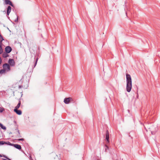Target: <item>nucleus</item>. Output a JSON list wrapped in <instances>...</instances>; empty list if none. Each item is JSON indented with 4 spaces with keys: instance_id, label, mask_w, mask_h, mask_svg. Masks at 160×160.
Returning <instances> with one entry per match:
<instances>
[{
    "instance_id": "obj_1",
    "label": "nucleus",
    "mask_w": 160,
    "mask_h": 160,
    "mask_svg": "<svg viewBox=\"0 0 160 160\" xmlns=\"http://www.w3.org/2000/svg\"><path fill=\"white\" fill-rule=\"evenodd\" d=\"M127 86L126 89L128 92H130L131 90L132 84V80L130 75L128 74H126Z\"/></svg>"
},
{
    "instance_id": "obj_2",
    "label": "nucleus",
    "mask_w": 160,
    "mask_h": 160,
    "mask_svg": "<svg viewBox=\"0 0 160 160\" xmlns=\"http://www.w3.org/2000/svg\"><path fill=\"white\" fill-rule=\"evenodd\" d=\"M3 68L7 72L10 70V67L8 64L6 63L3 64Z\"/></svg>"
},
{
    "instance_id": "obj_3",
    "label": "nucleus",
    "mask_w": 160,
    "mask_h": 160,
    "mask_svg": "<svg viewBox=\"0 0 160 160\" xmlns=\"http://www.w3.org/2000/svg\"><path fill=\"white\" fill-rule=\"evenodd\" d=\"M72 100V98H66L64 99V102L65 104H68Z\"/></svg>"
},
{
    "instance_id": "obj_4",
    "label": "nucleus",
    "mask_w": 160,
    "mask_h": 160,
    "mask_svg": "<svg viewBox=\"0 0 160 160\" xmlns=\"http://www.w3.org/2000/svg\"><path fill=\"white\" fill-rule=\"evenodd\" d=\"M5 50L6 52L7 53H10L11 51L12 50V48L10 46H7L5 48Z\"/></svg>"
},
{
    "instance_id": "obj_5",
    "label": "nucleus",
    "mask_w": 160,
    "mask_h": 160,
    "mask_svg": "<svg viewBox=\"0 0 160 160\" xmlns=\"http://www.w3.org/2000/svg\"><path fill=\"white\" fill-rule=\"evenodd\" d=\"M109 132L108 130H107L106 132V139L108 142H109Z\"/></svg>"
},
{
    "instance_id": "obj_6",
    "label": "nucleus",
    "mask_w": 160,
    "mask_h": 160,
    "mask_svg": "<svg viewBox=\"0 0 160 160\" xmlns=\"http://www.w3.org/2000/svg\"><path fill=\"white\" fill-rule=\"evenodd\" d=\"M8 63L12 66H14L15 64L14 61L13 59H9L8 61Z\"/></svg>"
},
{
    "instance_id": "obj_7",
    "label": "nucleus",
    "mask_w": 160,
    "mask_h": 160,
    "mask_svg": "<svg viewBox=\"0 0 160 160\" xmlns=\"http://www.w3.org/2000/svg\"><path fill=\"white\" fill-rule=\"evenodd\" d=\"M5 2L6 4H9L12 7L13 6L12 3L10 0H5Z\"/></svg>"
},
{
    "instance_id": "obj_8",
    "label": "nucleus",
    "mask_w": 160,
    "mask_h": 160,
    "mask_svg": "<svg viewBox=\"0 0 160 160\" xmlns=\"http://www.w3.org/2000/svg\"><path fill=\"white\" fill-rule=\"evenodd\" d=\"M12 146H13L14 147L18 150H20L21 149V147L19 145L17 144H12Z\"/></svg>"
},
{
    "instance_id": "obj_9",
    "label": "nucleus",
    "mask_w": 160,
    "mask_h": 160,
    "mask_svg": "<svg viewBox=\"0 0 160 160\" xmlns=\"http://www.w3.org/2000/svg\"><path fill=\"white\" fill-rule=\"evenodd\" d=\"M14 111L18 115H20L22 114V111L20 110H18V109H14Z\"/></svg>"
},
{
    "instance_id": "obj_10",
    "label": "nucleus",
    "mask_w": 160,
    "mask_h": 160,
    "mask_svg": "<svg viewBox=\"0 0 160 160\" xmlns=\"http://www.w3.org/2000/svg\"><path fill=\"white\" fill-rule=\"evenodd\" d=\"M11 10V8L10 6H8L7 8V15H8Z\"/></svg>"
},
{
    "instance_id": "obj_11",
    "label": "nucleus",
    "mask_w": 160,
    "mask_h": 160,
    "mask_svg": "<svg viewBox=\"0 0 160 160\" xmlns=\"http://www.w3.org/2000/svg\"><path fill=\"white\" fill-rule=\"evenodd\" d=\"M8 53L6 52H4L2 53V56L3 58H6L9 56V55L8 54Z\"/></svg>"
},
{
    "instance_id": "obj_12",
    "label": "nucleus",
    "mask_w": 160,
    "mask_h": 160,
    "mask_svg": "<svg viewBox=\"0 0 160 160\" xmlns=\"http://www.w3.org/2000/svg\"><path fill=\"white\" fill-rule=\"evenodd\" d=\"M21 105V101H20L18 105L15 107V109H18L20 107Z\"/></svg>"
},
{
    "instance_id": "obj_13",
    "label": "nucleus",
    "mask_w": 160,
    "mask_h": 160,
    "mask_svg": "<svg viewBox=\"0 0 160 160\" xmlns=\"http://www.w3.org/2000/svg\"><path fill=\"white\" fill-rule=\"evenodd\" d=\"M6 71L3 69H2L0 71V73L3 74L5 73Z\"/></svg>"
},
{
    "instance_id": "obj_14",
    "label": "nucleus",
    "mask_w": 160,
    "mask_h": 160,
    "mask_svg": "<svg viewBox=\"0 0 160 160\" xmlns=\"http://www.w3.org/2000/svg\"><path fill=\"white\" fill-rule=\"evenodd\" d=\"M0 127L3 130H5L6 129V127L4 126L2 124H1V126Z\"/></svg>"
},
{
    "instance_id": "obj_15",
    "label": "nucleus",
    "mask_w": 160,
    "mask_h": 160,
    "mask_svg": "<svg viewBox=\"0 0 160 160\" xmlns=\"http://www.w3.org/2000/svg\"><path fill=\"white\" fill-rule=\"evenodd\" d=\"M18 132V135H17V137L18 138H20L21 137V136L20 135V132L19 130L17 129Z\"/></svg>"
},
{
    "instance_id": "obj_16",
    "label": "nucleus",
    "mask_w": 160,
    "mask_h": 160,
    "mask_svg": "<svg viewBox=\"0 0 160 160\" xmlns=\"http://www.w3.org/2000/svg\"><path fill=\"white\" fill-rule=\"evenodd\" d=\"M5 144H6L7 145H11V146H12V144H13L11 143L10 142H6V143H5Z\"/></svg>"
},
{
    "instance_id": "obj_17",
    "label": "nucleus",
    "mask_w": 160,
    "mask_h": 160,
    "mask_svg": "<svg viewBox=\"0 0 160 160\" xmlns=\"http://www.w3.org/2000/svg\"><path fill=\"white\" fill-rule=\"evenodd\" d=\"M6 143V142L4 141H0V145H3Z\"/></svg>"
},
{
    "instance_id": "obj_18",
    "label": "nucleus",
    "mask_w": 160,
    "mask_h": 160,
    "mask_svg": "<svg viewBox=\"0 0 160 160\" xmlns=\"http://www.w3.org/2000/svg\"><path fill=\"white\" fill-rule=\"evenodd\" d=\"M3 50L1 46H0V54L2 53Z\"/></svg>"
},
{
    "instance_id": "obj_19",
    "label": "nucleus",
    "mask_w": 160,
    "mask_h": 160,
    "mask_svg": "<svg viewBox=\"0 0 160 160\" xmlns=\"http://www.w3.org/2000/svg\"><path fill=\"white\" fill-rule=\"evenodd\" d=\"M4 109L3 108L0 107V112H2L4 111Z\"/></svg>"
},
{
    "instance_id": "obj_20",
    "label": "nucleus",
    "mask_w": 160,
    "mask_h": 160,
    "mask_svg": "<svg viewBox=\"0 0 160 160\" xmlns=\"http://www.w3.org/2000/svg\"><path fill=\"white\" fill-rule=\"evenodd\" d=\"M38 58H37L36 59V61H35V65H34V67H35V66H36V64H37V62H38Z\"/></svg>"
},
{
    "instance_id": "obj_21",
    "label": "nucleus",
    "mask_w": 160,
    "mask_h": 160,
    "mask_svg": "<svg viewBox=\"0 0 160 160\" xmlns=\"http://www.w3.org/2000/svg\"><path fill=\"white\" fill-rule=\"evenodd\" d=\"M2 156V157H4V158H6V159H7L8 160H11L10 159L8 158V157L7 156H5V155H3V156Z\"/></svg>"
},
{
    "instance_id": "obj_22",
    "label": "nucleus",
    "mask_w": 160,
    "mask_h": 160,
    "mask_svg": "<svg viewBox=\"0 0 160 160\" xmlns=\"http://www.w3.org/2000/svg\"><path fill=\"white\" fill-rule=\"evenodd\" d=\"M106 148L105 149V151L106 152L107 149H108V147L106 145L105 146Z\"/></svg>"
},
{
    "instance_id": "obj_23",
    "label": "nucleus",
    "mask_w": 160,
    "mask_h": 160,
    "mask_svg": "<svg viewBox=\"0 0 160 160\" xmlns=\"http://www.w3.org/2000/svg\"><path fill=\"white\" fill-rule=\"evenodd\" d=\"M18 141H23L24 140V139L23 138H21V139H18Z\"/></svg>"
},
{
    "instance_id": "obj_24",
    "label": "nucleus",
    "mask_w": 160,
    "mask_h": 160,
    "mask_svg": "<svg viewBox=\"0 0 160 160\" xmlns=\"http://www.w3.org/2000/svg\"><path fill=\"white\" fill-rule=\"evenodd\" d=\"M18 21V17H17V18L15 20V22H17Z\"/></svg>"
},
{
    "instance_id": "obj_25",
    "label": "nucleus",
    "mask_w": 160,
    "mask_h": 160,
    "mask_svg": "<svg viewBox=\"0 0 160 160\" xmlns=\"http://www.w3.org/2000/svg\"><path fill=\"white\" fill-rule=\"evenodd\" d=\"M2 41H0V46H1V45L2 44Z\"/></svg>"
},
{
    "instance_id": "obj_26",
    "label": "nucleus",
    "mask_w": 160,
    "mask_h": 160,
    "mask_svg": "<svg viewBox=\"0 0 160 160\" xmlns=\"http://www.w3.org/2000/svg\"><path fill=\"white\" fill-rule=\"evenodd\" d=\"M0 38L2 39V41L4 39H3V38L1 36V35H0Z\"/></svg>"
},
{
    "instance_id": "obj_27",
    "label": "nucleus",
    "mask_w": 160,
    "mask_h": 160,
    "mask_svg": "<svg viewBox=\"0 0 160 160\" xmlns=\"http://www.w3.org/2000/svg\"><path fill=\"white\" fill-rule=\"evenodd\" d=\"M2 157V155L0 154V157Z\"/></svg>"
},
{
    "instance_id": "obj_28",
    "label": "nucleus",
    "mask_w": 160,
    "mask_h": 160,
    "mask_svg": "<svg viewBox=\"0 0 160 160\" xmlns=\"http://www.w3.org/2000/svg\"><path fill=\"white\" fill-rule=\"evenodd\" d=\"M2 159L3 160H6V159H5V158H2Z\"/></svg>"
},
{
    "instance_id": "obj_29",
    "label": "nucleus",
    "mask_w": 160,
    "mask_h": 160,
    "mask_svg": "<svg viewBox=\"0 0 160 160\" xmlns=\"http://www.w3.org/2000/svg\"><path fill=\"white\" fill-rule=\"evenodd\" d=\"M1 124H2L0 123V126H1Z\"/></svg>"
},
{
    "instance_id": "obj_30",
    "label": "nucleus",
    "mask_w": 160,
    "mask_h": 160,
    "mask_svg": "<svg viewBox=\"0 0 160 160\" xmlns=\"http://www.w3.org/2000/svg\"><path fill=\"white\" fill-rule=\"evenodd\" d=\"M145 128L146 129V128H145ZM146 130L147 131V130Z\"/></svg>"
},
{
    "instance_id": "obj_31",
    "label": "nucleus",
    "mask_w": 160,
    "mask_h": 160,
    "mask_svg": "<svg viewBox=\"0 0 160 160\" xmlns=\"http://www.w3.org/2000/svg\"><path fill=\"white\" fill-rule=\"evenodd\" d=\"M138 95H137V98H138Z\"/></svg>"
}]
</instances>
